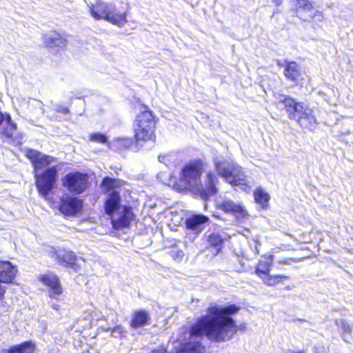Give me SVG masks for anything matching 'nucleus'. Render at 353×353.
<instances>
[{
  "mask_svg": "<svg viewBox=\"0 0 353 353\" xmlns=\"http://www.w3.org/2000/svg\"><path fill=\"white\" fill-rule=\"evenodd\" d=\"M239 308L234 305L210 306L206 314L201 316L192 325L189 332V342L183 343L176 353H205L199 341L204 336L212 342L230 340L238 330L233 316Z\"/></svg>",
  "mask_w": 353,
  "mask_h": 353,
  "instance_id": "obj_1",
  "label": "nucleus"
},
{
  "mask_svg": "<svg viewBox=\"0 0 353 353\" xmlns=\"http://www.w3.org/2000/svg\"><path fill=\"white\" fill-rule=\"evenodd\" d=\"M205 163L201 159H194L185 163L180 171L177 191L191 192L207 199L218 192L219 179L212 170L205 173L203 181L201 176L204 172Z\"/></svg>",
  "mask_w": 353,
  "mask_h": 353,
  "instance_id": "obj_2",
  "label": "nucleus"
},
{
  "mask_svg": "<svg viewBox=\"0 0 353 353\" xmlns=\"http://www.w3.org/2000/svg\"><path fill=\"white\" fill-rule=\"evenodd\" d=\"M156 121L152 112L148 107L142 106L134 123L136 147L142 148L145 144L155 142Z\"/></svg>",
  "mask_w": 353,
  "mask_h": 353,
  "instance_id": "obj_3",
  "label": "nucleus"
},
{
  "mask_svg": "<svg viewBox=\"0 0 353 353\" xmlns=\"http://www.w3.org/2000/svg\"><path fill=\"white\" fill-rule=\"evenodd\" d=\"M214 165L218 175L224 178L228 183L246 192L250 191L251 186L241 172V167L236 163L216 158Z\"/></svg>",
  "mask_w": 353,
  "mask_h": 353,
  "instance_id": "obj_4",
  "label": "nucleus"
},
{
  "mask_svg": "<svg viewBox=\"0 0 353 353\" xmlns=\"http://www.w3.org/2000/svg\"><path fill=\"white\" fill-rule=\"evenodd\" d=\"M124 185V182L121 180L113 179L106 177L102 183V189L103 191L111 192L107 196L105 202V211L108 215L117 211L120 208L124 205H121V196L117 190Z\"/></svg>",
  "mask_w": 353,
  "mask_h": 353,
  "instance_id": "obj_5",
  "label": "nucleus"
},
{
  "mask_svg": "<svg viewBox=\"0 0 353 353\" xmlns=\"http://www.w3.org/2000/svg\"><path fill=\"white\" fill-rule=\"evenodd\" d=\"M57 166L53 165L46 169L41 174L35 173L36 184L39 192L46 196L52 188L56 181L57 170Z\"/></svg>",
  "mask_w": 353,
  "mask_h": 353,
  "instance_id": "obj_6",
  "label": "nucleus"
},
{
  "mask_svg": "<svg viewBox=\"0 0 353 353\" xmlns=\"http://www.w3.org/2000/svg\"><path fill=\"white\" fill-rule=\"evenodd\" d=\"M62 181L63 186L69 191L79 194L87 187L88 176L80 172H71L68 174Z\"/></svg>",
  "mask_w": 353,
  "mask_h": 353,
  "instance_id": "obj_7",
  "label": "nucleus"
},
{
  "mask_svg": "<svg viewBox=\"0 0 353 353\" xmlns=\"http://www.w3.org/2000/svg\"><path fill=\"white\" fill-rule=\"evenodd\" d=\"M84 2L88 8L90 14L96 20L107 21L114 6V3L103 0H97L95 2L84 0Z\"/></svg>",
  "mask_w": 353,
  "mask_h": 353,
  "instance_id": "obj_8",
  "label": "nucleus"
},
{
  "mask_svg": "<svg viewBox=\"0 0 353 353\" xmlns=\"http://www.w3.org/2000/svg\"><path fill=\"white\" fill-rule=\"evenodd\" d=\"M277 100L285 105L288 116L292 119L299 121L306 109L309 108L302 103L296 102L293 99L283 94H278Z\"/></svg>",
  "mask_w": 353,
  "mask_h": 353,
  "instance_id": "obj_9",
  "label": "nucleus"
},
{
  "mask_svg": "<svg viewBox=\"0 0 353 353\" xmlns=\"http://www.w3.org/2000/svg\"><path fill=\"white\" fill-rule=\"evenodd\" d=\"M26 156L30 160L35 172L46 166L55 165L57 163V159L53 157L42 154L37 150L32 149L26 150Z\"/></svg>",
  "mask_w": 353,
  "mask_h": 353,
  "instance_id": "obj_10",
  "label": "nucleus"
},
{
  "mask_svg": "<svg viewBox=\"0 0 353 353\" xmlns=\"http://www.w3.org/2000/svg\"><path fill=\"white\" fill-rule=\"evenodd\" d=\"M216 205L219 209L234 216L239 221H242L248 217L247 210L244 205L240 202L235 203L228 199L217 202Z\"/></svg>",
  "mask_w": 353,
  "mask_h": 353,
  "instance_id": "obj_11",
  "label": "nucleus"
},
{
  "mask_svg": "<svg viewBox=\"0 0 353 353\" xmlns=\"http://www.w3.org/2000/svg\"><path fill=\"white\" fill-rule=\"evenodd\" d=\"M114 228L119 230L128 227L133 218L132 208L124 205L110 215Z\"/></svg>",
  "mask_w": 353,
  "mask_h": 353,
  "instance_id": "obj_12",
  "label": "nucleus"
},
{
  "mask_svg": "<svg viewBox=\"0 0 353 353\" xmlns=\"http://www.w3.org/2000/svg\"><path fill=\"white\" fill-rule=\"evenodd\" d=\"M82 208V201L76 198L69 196H64L61 199L59 206L60 212L66 216H73L81 211Z\"/></svg>",
  "mask_w": 353,
  "mask_h": 353,
  "instance_id": "obj_13",
  "label": "nucleus"
},
{
  "mask_svg": "<svg viewBox=\"0 0 353 353\" xmlns=\"http://www.w3.org/2000/svg\"><path fill=\"white\" fill-rule=\"evenodd\" d=\"M39 279L50 290V297L57 299L62 294L63 290L57 276L52 273H46L39 276Z\"/></svg>",
  "mask_w": 353,
  "mask_h": 353,
  "instance_id": "obj_14",
  "label": "nucleus"
},
{
  "mask_svg": "<svg viewBox=\"0 0 353 353\" xmlns=\"http://www.w3.org/2000/svg\"><path fill=\"white\" fill-rule=\"evenodd\" d=\"M17 267L8 261H0V282L11 283L16 277Z\"/></svg>",
  "mask_w": 353,
  "mask_h": 353,
  "instance_id": "obj_15",
  "label": "nucleus"
},
{
  "mask_svg": "<svg viewBox=\"0 0 353 353\" xmlns=\"http://www.w3.org/2000/svg\"><path fill=\"white\" fill-rule=\"evenodd\" d=\"M106 21L120 28L124 27L128 23L127 12L118 11L114 5Z\"/></svg>",
  "mask_w": 353,
  "mask_h": 353,
  "instance_id": "obj_16",
  "label": "nucleus"
},
{
  "mask_svg": "<svg viewBox=\"0 0 353 353\" xmlns=\"http://www.w3.org/2000/svg\"><path fill=\"white\" fill-rule=\"evenodd\" d=\"M43 42L49 48H62L66 44V40L57 32L46 34L43 37Z\"/></svg>",
  "mask_w": 353,
  "mask_h": 353,
  "instance_id": "obj_17",
  "label": "nucleus"
},
{
  "mask_svg": "<svg viewBox=\"0 0 353 353\" xmlns=\"http://www.w3.org/2000/svg\"><path fill=\"white\" fill-rule=\"evenodd\" d=\"M298 122L301 126L311 130H314L317 126V121L316 117L310 108L306 109L305 110L303 115L302 117H301Z\"/></svg>",
  "mask_w": 353,
  "mask_h": 353,
  "instance_id": "obj_18",
  "label": "nucleus"
},
{
  "mask_svg": "<svg viewBox=\"0 0 353 353\" xmlns=\"http://www.w3.org/2000/svg\"><path fill=\"white\" fill-rule=\"evenodd\" d=\"M57 258L59 261L64 264L65 266L72 268L77 270V258L74 253L71 251L67 250H59L57 252Z\"/></svg>",
  "mask_w": 353,
  "mask_h": 353,
  "instance_id": "obj_19",
  "label": "nucleus"
},
{
  "mask_svg": "<svg viewBox=\"0 0 353 353\" xmlns=\"http://www.w3.org/2000/svg\"><path fill=\"white\" fill-rule=\"evenodd\" d=\"M273 262V257L272 255L264 256L259 262L256 268V274L262 279L270 272L271 265Z\"/></svg>",
  "mask_w": 353,
  "mask_h": 353,
  "instance_id": "obj_20",
  "label": "nucleus"
},
{
  "mask_svg": "<svg viewBox=\"0 0 353 353\" xmlns=\"http://www.w3.org/2000/svg\"><path fill=\"white\" fill-rule=\"evenodd\" d=\"M150 319L149 314L144 310H138L132 316L130 325L133 328H138L146 325Z\"/></svg>",
  "mask_w": 353,
  "mask_h": 353,
  "instance_id": "obj_21",
  "label": "nucleus"
},
{
  "mask_svg": "<svg viewBox=\"0 0 353 353\" xmlns=\"http://www.w3.org/2000/svg\"><path fill=\"white\" fill-rule=\"evenodd\" d=\"M296 1V11L299 16L304 20L305 16L313 14L314 8L313 5L308 0H295Z\"/></svg>",
  "mask_w": 353,
  "mask_h": 353,
  "instance_id": "obj_22",
  "label": "nucleus"
},
{
  "mask_svg": "<svg viewBox=\"0 0 353 353\" xmlns=\"http://www.w3.org/2000/svg\"><path fill=\"white\" fill-rule=\"evenodd\" d=\"M254 197L256 203L263 209H266L270 199V194L262 188H256L254 192Z\"/></svg>",
  "mask_w": 353,
  "mask_h": 353,
  "instance_id": "obj_23",
  "label": "nucleus"
},
{
  "mask_svg": "<svg viewBox=\"0 0 353 353\" xmlns=\"http://www.w3.org/2000/svg\"><path fill=\"white\" fill-rule=\"evenodd\" d=\"M157 179L162 183L172 187L177 191L178 180L169 172H161L157 175Z\"/></svg>",
  "mask_w": 353,
  "mask_h": 353,
  "instance_id": "obj_24",
  "label": "nucleus"
},
{
  "mask_svg": "<svg viewBox=\"0 0 353 353\" xmlns=\"http://www.w3.org/2000/svg\"><path fill=\"white\" fill-rule=\"evenodd\" d=\"M284 74L287 79L294 81L301 74L300 68L296 63L290 62L285 66Z\"/></svg>",
  "mask_w": 353,
  "mask_h": 353,
  "instance_id": "obj_25",
  "label": "nucleus"
},
{
  "mask_svg": "<svg viewBox=\"0 0 353 353\" xmlns=\"http://www.w3.org/2000/svg\"><path fill=\"white\" fill-rule=\"evenodd\" d=\"M132 144V140L130 138L119 137L110 143V148L113 150H123L128 148Z\"/></svg>",
  "mask_w": 353,
  "mask_h": 353,
  "instance_id": "obj_26",
  "label": "nucleus"
},
{
  "mask_svg": "<svg viewBox=\"0 0 353 353\" xmlns=\"http://www.w3.org/2000/svg\"><path fill=\"white\" fill-rule=\"evenodd\" d=\"M262 281L263 283L269 286H274L278 283L282 282L283 280L288 279V276L285 275H270L269 273L263 277Z\"/></svg>",
  "mask_w": 353,
  "mask_h": 353,
  "instance_id": "obj_27",
  "label": "nucleus"
},
{
  "mask_svg": "<svg viewBox=\"0 0 353 353\" xmlns=\"http://www.w3.org/2000/svg\"><path fill=\"white\" fill-rule=\"evenodd\" d=\"M208 221V218L203 215H195L188 219L187 226L189 228L197 229L199 226Z\"/></svg>",
  "mask_w": 353,
  "mask_h": 353,
  "instance_id": "obj_28",
  "label": "nucleus"
},
{
  "mask_svg": "<svg viewBox=\"0 0 353 353\" xmlns=\"http://www.w3.org/2000/svg\"><path fill=\"white\" fill-rule=\"evenodd\" d=\"M208 243L214 249V253L216 254L221 248L223 239L219 234L213 233L208 236Z\"/></svg>",
  "mask_w": 353,
  "mask_h": 353,
  "instance_id": "obj_29",
  "label": "nucleus"
},
{
  "mask_svg": "<svg viewBox=\"0 0 353 353\" xmlns=\"http://www.w3.org/2000/svg\"><path fill=\"white\" fill-rule=\"evenodd\" d=\"M4 121H6V127L3 129V134L7 137H12L16 130V125L12 121L10 116L9 119H6Z\"/></svg>",
  "mask_w": 353,
  "mask_h": 353,
  "instance_id": "obj_30",
  "label": "nucleus"
},
{
  "mask_svg": "<svg viewBox=\"0 0 353 353\" xmlns=\"http://www.w3.org/2000/svg\"><path fill=\"white\" fill-rule=\"evenodd\" d=\"M324 17L321 12L314 9L313 14H310L308 16H305V21H311L314 23H318L323 21Z\"/></svg>",
  "mask_w": 353,
  "mask_h": 353,
  "instance_id": "obj_31",
  "label": "nucleus"
},
{
  "mask_svg": "<svg viewBox=\"0 0 353 353\" xmlns=\"http://www.w3.org/2000/svg\"><path fill=\"white\" fill-rule=\"evenodd\" d=\"M159 160L167 166H172L176 163V158L174 154H161L159 156Z\"/></svg>",
  "mask_w": 353,
  "mask_h": 353,
  "instance_id": "obj_32",
  "label": "nucleus"
},
{
  "mask_svg": "<svg viewBox=\"0 0 353 353\" xmlns=\"http://www.w3.org/2000/svg\"><path fill=\"white\" fill-rule=\"evenodd\" d=\"M20 353H34L35 350V345L31 341L24 342L19 344Z\"/></svg>",
  "mask_w": 353,
  "mask_h": 353,
  "instance_id": "obj_33",
  "label": "nucleus"
},
{
  "mask_svg": "<svg viewBox=\"0 0 353 353\" xmlns=\"http://www.w3.org/2000/svg\"><path fill=\"white\" fill-rule=\"evenodd\" d=\"M111 335L114 338H123L126 336V332L121 325H117L111 330Z\"/></svg>",
  "mask_w": 353,
  "mask_h": 353,
  "instance_id": "obj_34",
  "label": "nucleus"
},
{
  "mask_svg": "<svg viewBox=\"0 0 353 353\" xmlns=\"http://www.w3.org/2000/svg\"><path fill=\"white\" fill-rule=\"evenodd\" d=\"M90 141L96 142V143H105L107 141V137L100 133H93L90 134L89 136Z\"/></svg>",
  "mask_w": 353,
  "mask_h": 353,
  "instance_id": "obj_35",
  "label": "nucleus"
},
{
  "mask_svg": "<svg viewBox=\"0 0 353 353\" xmlns=\"http://www.w3.org/2000/svg\"><path fill=\"white\" fill-rule=\"evenodd\" d=\"M341 327L343 330L344 340L345 341L350 342L352 339L351 336H349V333L350 332V325L344 322H341Z\"/></svg>",
  "mask_w": 353,
  "mask_h": 353,
  "instance_id": "obj_36",
  "label": "nucleus"
},
{
  "mask_svg": "<svg viewBox=\"0 0 353 353\" xmlns=\"http://www.w3.org/2000/svg\"><path fill=\"white\" fill-rule=\"evenodd\" d=\"M10 353H20L19 347H18V345L10 347Z\"/></svg>",
  "mask_w": 353,
  "mask_h": 353,
  "instance_id": "obj_37",
  "label": "nucleus"
},
{
  "mask_svg": "<svg viewBox=\"0 0 353 353\" xmlns=\"http://www.w3.org/2000/svg\"><path fill=\"white\" fill-rule=\"evenodd\" d=\"M9 119V114H3L0 112V125L6 119Z\"/></svg>",
  "mask_w": 353,
  "mask_h": 353,
  "instance_id": "obj_38",
  "label": "nucleus"
},
{
  "mask_svg": "<svg viewBox=\"0 0 353 353\" xmlns=\"http://www.w3.org/2000/svg\"><path fill=\"white\" fill-rule=\"evenodd\" d=\"M6 290L5 288L0 285V300L3 299L4 294H5Z\"/></svg>",
  "mask_w": 353,
  "mask_h": 353,
  "instance_id": "obj_39",
  "label": "nucleus"
},
{
  "mask_svg": "<svg viewBox=\"0 0 353 353\" xmlns=\"http://www.w3.org/2000/svg\"><path fill=\"white\" fill-rule=\"evenodd\" d=\"M254 243H256V247H255V254H259V250H258V246L259 245V243L257 241H255Z\"/></svg>",
  "mask_w": 353,
  "mask_h": 353,
  "instance_id": "obj_40",
  "label": "nucleus"
},
{
  "mask_svg": "<svg viewBox=\"0 0 353 353\" xmlns=\"http://www.w3.org/2000/svg\"><path fill=\"white\" fill-rule=\"evenodd\" d=\"M272 1L276 5L279 6L282 3V0H272Z\"/></svg>",
  "mask_w": 353,
  "mask_h": 353,
  "instance_id": "obj_41",
  "label": "nucleus"
},
{
  "mask_svg": "<svg viewBox=\"0 0 353 353\" xmlns=\"http://www.w3.org/2000/svg\"><path fill=\"white\" fill-rule=\"evenodd\" d=\"M59 305L58 304H53L52 305V307L54 309V310H58L59 309Z\"/></svg>",
  "mask_w": 353,
  "mask_h": 353,
  "instance_id": "obj_42",
  "label": "nucleus"
},
{
  "mask_svg": "<svg viewBox=\"0 0 353 353\" xmlns=\"http://www.w3.org/2000/svg\"><path fill=\"white\" fill-rule=\"evenodd\" d=\"M59 111L63 112V113H67L68 112V108H62Z\"/></svg>",
  "mask_w": 353,
  "mask_h": 353,
  "instance_id": "obj_43",
  "label": "nucleus"
},
{
  "mask_svg": "<svg viewBox=\"0 0 353 353\" xmlns=\"http://www.w3.org/2000/svg\"><path fill=\"white\" fill-rule=\"evenodd\" d=\"M0 353H10V348L9 349H3L2 350Z\"/></svg>",
  "mask_w": 353,
  "mask_h": 353,
  "instance_id": "obj_44",
  "label": "nucleus"
}]
</instances>
